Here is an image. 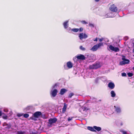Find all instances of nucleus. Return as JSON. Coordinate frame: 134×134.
<instances>
[{"mask_svg":"<svg viewBox=\"0 0 134 134\" xmlns=\"http://www.w3.org/2000/svg\"><path fill=\"white\" fill-rule=\"evenodd\" d=\"M80 32H82L83 31V29L82 28L80 27L79 29Z\"/></svg>","mask_w":134,"mask_h":134,"instance_id":"473e14b6","label":"nucleus"},{"mask_svg":"<svg viewBox=\"0 0 134 134\" xmlns=\"http://www.w3.org/2000/svg\"><path fill=\"white\" fill-rule=\"evenodd\" d=\"M103 40V38H100L99 39V40L100 42H102Z\"/></svg>","mask_w":134,"mask_h":134,"instance_id":"c9c22d12","label":"nucleus"},{"mask_svg":"<svg viewBox=\"0 0 134 134\" xmlns=\"http://www.w3.org/2000/svg\"><path fill=\"white\" fill-rule=\"evenodd\" d=\"M94 128L95 129L97 130L98 131H100L101 130V128L100 127H97L96 126H94Z\"/></svg>","mask_w":134,"mask_h":134,"instance_id":"aec40b11","label":"nucleus"},{"mask_svg":"<svg viewBox=\"0 0 134 134\" xmlns=\"http://www.w3.org/2000/svg\"><path fill=\"white\" fill-rule=\"evenodd\" d=\"M133 46H134V42H133Z\"/></svg>","mask_w":134,"mask_h":134,"instance_id":"de8ad7c7","label":"nucleus"},{"mask_svg":"<svg viewBox=\"0 0 134 134\" xmlns=\"http://www.w3.org/2000/svg\"><path fill=\"white\" fill-rule=\"evenodd\" d=\"M2 115V113L1 111H0V116Z\"/></svg>","mask_w":134,"mask_h":134,"instance_id":"ea45409f","label":"nucleus"},{"mask_svg":"<svg viewBox=\"0 0 134 134\" xmlns=\"http://www.w3.org/2000/svg\"><path fill=\"white\" fill-rule=\"evenodd\" d=\"M133 70H134V66L133 67Z\"/></svg>","mask_w":134,"mask_h":134,"instance_id":"c03bdc74","label":"nucleus"},{"mask_svg":"<svg viewBox=\"0 0 134 134\" xmlns=\"http://www.w3.org/2000/svg\"><path fill=\"white\" fill-rule=\"evenodd\" d=\"M121 125H122V123H121Z\"/></svg>","mask_w":134,"mask_h":134,"instance_id":"49530a36","label":"nucleus"},{"mask_svg":"<svg viewBox=\"0 0 134 134\" xmlns=\"http://www.w3.org/2000/svg\"><path fill=\"white\" fill-rule=\"evenodd\" d=\"M93 41H96L97 42L98 41V38L97 37L95 39H94Z\"/></svg>","mask_w":134,"mask_h":134,"instance_id":"e433bc0d","label":"nucleus"},{"mask_svg":"<svg viewBox=\"0 0 134 134\" xmlns=\"http://www.w3.org/2000/svg\"><path fill=\"white\" fill-rule=\"evenodd\" d=\"M79 30V29L77 28L73 29H71V30L74 32H77Z\"/></svg>","mask_w":134,"mask_h":134,"instance_id":"4be33fe9","label":"nucleus"},{"mask_svg":"<svg viewBox=\"0 0 134 134\" xmlns=\"http://www.w3.org/2000/svg\"><path fill=\"white\" fill-rule=\"evenodd\" d=\"M7 116H4L3 117V118L5 119H7Z\"/></svg>","mask_w":134,"mask_h":134,"instance_id":"58836bf2","label":"nucleus"},{"mask_svg":"<svg viewBox=\"0 0 134 134\" xmlns=\"http://www.w3.org/2000/svg\"><path fill=\"white\" fill-rule=\"evenodd\" d=\"M102 65L100 62H96L93 64L90 65L89 66L90 69H96L101 67Z\"/></svg>","mask_w":134,"mask_h":134,"instance_id":"f257e3e1","label":"nucleus"},{"mask_svg":"<svg viewBox=\"0 0 134 134\" xmlns=\"http://www.w3.org/2000/svg\"><path fill=\"white\" fill-rule=\"evenodd\" d=\"M133 52L134 53V49H133Z\"/></svg>","mask_w":134,"mask_h":134,"instance_id":"a18cd8bd","label":"nucleus"},{"mask_svg":"<svg viewBox=\"0 0 134 134\" xmlns=\"http://www.w3.org/2000/svg\"><path fill=\"white\" fill-rule=\"evenodd\" d=\"M103 46V43L99 42V43L94 45L91 49V50L93 51H95L101 46Z\"/></svg>","mask_w":134,"mask_h":134,"instance_id":"f03ea898","label":"nucleus"},{"mask_svg":"<svg viewBox=\"0 0 134 134\" xmlns=\"http://www.w3.org/2000/svg\"><path fill=\"white\" fill-rule=\"evenodd\" d=\"M74 117H69L68 118V121H70L72 119V118H73Z\"/></svg>","mask_w":134,"mask_h":134,"instance_id":"c756f323","label":"nucleus"},{"mask_svg":"<svg viewBox=\"0 0 134 134\" xmlns=\"http://www.w3.org/2000/svg\"><path fill=\"white\" fill-rule=\"evenodd\" d=\"M67 107L66 104V103H64V105L63 108L62 109V113L63 114H64L65 113L66 111V109Z\"/></svg>","mask_w":134,"mask_h":134,"instance_id":"dca6fc26","label":"nucleus"},{"mask_svg":"<svg viewBox=\"0 0 134 134\" xmlns=\"http://www.w3.org/2000/svg\"><path fill=\"white\" fill-rule=\"evenodd\" d=\"M3 126H7L5 127V128L6 129H9L11 127V125L10 124H8L6 122L4 123L3 124Z\"/></svg>","mask_w":134,"mask_h":134,"instance_id":"4468645a","label":"nucleus"},{"mask_svg":"<svg viewBox=\"0 0 134 134\" xmlns=\"http://www.w3.org/2000/svg\"><path fill=\"white\" fill-rule=\"evenodd\" d=\"M87 129L88 130L92 132H96V131L94 129V127H92L88 126L87 127Z\"/></svg>","mask_w":134,"mask_h":134,"instance_id":"a211bd4d","label":"nucleus"},{"mask_svg":"<svg viewBox=\"0 0 134 134\" xmlns=\"http://www.w3.org/2000/svg\"><path fill=\"white\" fill-rule=\"evenodd\" d=\"M95 1L97 2H98L99 1V0H95Z\"/></svg>","mask_w":134,"mask_h":134,"instance_id":"a19ab883","label":"nucleus"},{"mask_svg":"<svg viewBox=\"0 0 134 134\" xmlns=\"http://www.w3.org/2000/svg\"><path fill=\"white\" fill-rule=\"evenodd\" d=\"M74 95V94L72 93H70L68 95V97L69 98H71L72 96Z\"/></svg>","mask_w":134,"mask_h":134,"instance_id":"5701e85b","label":"nucleus"},{"mask_svg":"<svg viewBox=\"0 0 134 134\" xmlns=\"http://www.w3.org/2000/svg\"><path fill=\"white\" fill-rule=\"evenodd\" d=\"M42 114L41 112L40 111H37L35 112L33 114V116L31 117L30 118V119H31L32 120H36V119L35 118H38Z\"/></svg>","mask_w":134,"mask_h":134,"instance_id":"7ed1b4c3","label":"nucleus"},{"mask_svg":"<svg viewBox=\"0 0 134 134\" xmlns=\"http://www.w3.org/2000/svg\"><path fill=\"white\" fill-rule=\"evenodd\" d=\"M17 134H24V132L21 131H18L17 132Z\"/></svg>","mask_w":134,"mask_h":134,"instance_id":"bb28decb","label":"nucleus"},{"mask_svg":"<svg viewBox=\"0 0 134 134\" xmlns=\"http://www.w3.org/2000/svg\"><path fill=\"white\" fill-rule=\"evenodd\" d=\"M127 75L129 77H131L133 75V74L131 72H129L127 74Z\"/></svg>","mask_w":134,"mask_h":134,"instance_id":"a878e982","label":"nucleus"},{"mask_svg":"<svg viewBox=\"0 0 134 134\" xmlns=\"http://www.w3.org/2000/svg\"><path fill=\"white\" fill-rule=\"evenodd\" d=\"M67 91V90L65 88H62L60 90V94L61 95H63Z\"/></svg>","mask_w":134,"mask_h":134,"instance_id":"ddd939ff","label":"nucleus"},{"mask_svg":"<svg viewBox=\"0 0 134 134\" xmlns=\"http://www.w3.org/2000/svg\"><path fill=\"white\" fill-rule=\"evenodd\" d=\"M23 116L25 118H27L29 117V115L27 114H25L23 115Z\"/></svg>","mask_w":134,"mask_h":134,"instance_id":"b1692460","label":"nucleus"},{"mask_svg":"<svg viewBox=\"0 0 134 134\" xmlns=\"http://www.w3.org/2000/svg\"><path fill=\"white\" fill-rule=\"evenodd\" d=\"M114 108L115 109V111L117 113H120L121 112V109L119 107H116L115 106H114Z\"/></svg>","mask_w":134,"mask_h":134,"instance_id":"f3484780","label":"nucleus"},{"mask_svg":"<svg viewBox=\"0 0 134 134\" xmlns=\"http://www.w3.org/2000/svg\"><path fill=\"white\" fill-rule=\"evenodd\" d=\"M111 96L112 97H114L116 96V94L113 91H112L111 92Z\"/></svg>","mask_w":134,"mask_h":134,"instance_id":"412c9836","label":"nucleus"},{"mask_svg":"<svg viewBox=\"0 0 134 134\" xmlns=\"http://www.w3.org/2000/svg\"><path fill=\"white\" fill-rule=\"evenodd\" d=\"M68 21H66L63 23V25L65 29L67 28L68 27Z\"/></svg>","mask_w":134,"mask_h":134,"instance_id":"6ab92c4d","label":"nucleus"},{"mask_svg":"<svg viewBox=\"0 0 134 134\" xmlns=\"http://www.w3.org/2000/svg\"><path fill=\"white\" fill-rule=\"evenodd\" d=\"M80 49L83 51H84L86 50L85 48L83 47L82 46H80Z\"/></svg>","mask_w":134,"mask_h":134,"instance_id":"393cba45","label":"nucleus"},{"mask_svg":"<svg viewBox=\"0 0 134 134\" xmlns=\"http://www.w3.org/2000/svg\"><path fill=\"white\" fill-rule=\"evenodd\" d=\"M57 119L56 118H51L48 120V122L51 125L55 123L57 121Z\"/></svg>","mask_w":134,"mask_h":134,"instance_id":"6e6552de","label":"nucleus"},{"mask_svg":"<svg viewBox=\"0 0 134 134\" xmlns=\"http://www.w3.org/2000/svg\"><path fill=\"white\" fill-rule=\"evenodd\" d=\"M125 56H122V59L123 61L120 62V65H122L124 64H129V60L125 58Z\"/></svg>","mask_w":134,"mask_h":134,"instance_id":"20e7f679","label":"nucleus"},{"mask_svg":"<svg viewBox=\"0 0 134 134\" xmlns=\"http://www.w3.org/2000/svg\"><path fill=\"white\" fill-rule=\"evenodd\" d=\"M57 86V83H55L54 85L53 86V88H54L55 87Z\"/></svg>","mask_w":134,"mask_h":134,"instance_id":"4c0bfd02","label":"nucleus"},{"mask_svg":"<svg viewBox=\"0 0 134 134\" xmlns=\"http://www.w3.org/2000/svg\"><path fill=\"white\" fill-rule=\"evenodd\" d=\"M88 36L87 35L85 34H83V33H80L79 35V37L81 40H82L83 38H86Z\"/></svg>","mask_w":134,"mask_h":134,"instance_id":"1a4fd4ad","label":"nucleus"},{"mask_svg":"<svg viewBox=\"0 0 134 134\" xmlns=\"http://www.w3.org/2000/svg\"><path fill=\"white\" fill-rule=\"evenodd\" d=\"M90 109L87 107H82L79 109V111L81 112L82 111L86 112L87 110H90Z\"/></svg>","mask_w":134,"mask_h":134,"instance_id":"f8f14e48","label":"nucleus"},{"mask_svg":"<svg viewBox=\"0 0 134 134\" xmlns=\"http://www.w3.org/2000/svg\"><path fill=\"white\" fill-rule=\"evenodd\" d=\"M58 91L56 89H55L51 91V94L53 97H55L57 95Z\"/></svg>","mask_w":134,"mask_h":134,"instance_id":"9d476101","label":"nucleus"},{"mask_svg":"<svg viewBox=\"0 0 134 134\" xmlns=\"http://www.w3.org/2000/svg\"><path fill=\"white\" fill-rule=\"evenodd\" d=\"M32 107V106H28L26 108V109L27 110H28L30 109Z\"/></svg>","mask_w":134,"mask_h":134,"instance_id":"c85d7f7f","label":"nucleus"},{"mask_svg":"<svg viewBox=\"0 0 134 134\" xmlns=\"http://www.w3.org/2000/svg\"><path fill=\"white\" fill-rule=\"evenodd\" d=\"M115 85L114 83L112 82H110L108 84V87L111 89H113L114 88Z\"/></svg>","mask_w":134,"mask_h":134,"instance_id":"9b49d317","label":"nucleus"},{"mask_svg":"<svg viewBox=\"0 0 134 134\" xmlns=\"http://www.w3.org/2000/svg\"><path fill=\"white\" fill-rule=\"evenodd\" d=\"M81 22L83 24H87V23L84 20L81 21Z\"/></svg>","mask_w":134,"mask_h":134,"instance_id":"7c9ffc66","label":"nucleus"},{"mask_svg":"<svg viewBox=\"0 0 134 134\" xmlns=\"http://www.w3.org/2000/svg\"><path fill=\"white\" fill-rule=\"evenodd\" d=\"M121 132L123 134H127V132L125 131H122Z\"/></svg>","mask_w":134,"mask_h":134,"instance_id":"f704fd0d","label":"nucleus"},{"mask_svg":"<svg viewBox=\"0 0 134 134\" xmlns=\"http://www.w3.org/2000/svg\"><path fill=\"white\" fill-rule=\"evenodd\" d=\"M76 57L78 60H84L86 59V57L85 56L81 54H80L79 55L76 56Z\"/></svg>","mask_w":134,"mask_h":134,"instance_id":"0eeeda50","label":"nucleus"},{"mask_svg":"<svg viewBox=\"0 0 134 134\" xmlns=\"http://www.w3.org/2000/svg\"><path fill=\"white\" fill-rule=\"evenodd\" d=\"M109 48L112 51H114L115 52H116L119 51V49L118 47H115L111 45H110L109 46Z\"/></svg>","mask_w":134,"mask_h":134,"instance_id":"423d86ee","label":"nucleus"},{"mask_svg":"<svg viewBox=\"0 0 134 134\" xmlns=\"http://www.w3.org/2000/svg\"><path fill=\"white\" fill-rule=\"evenodd\" d=\"M67 66L69 69H70L72 67L73 65L71 62L69 61L67 63Z\"/></svg>","mask_w":134,"mask_h":134,"instance_id":"2eb2a0df","label":"nucleus"},{"mask_svg":"<svg viewBox=\"0 0 134 134\" xmlns=\"http://www.w3.org/2000/svg\"><path fill=\"white\" fill-rule=\"evenodd\" d=\"M109 9L113 12H116L118 10V8L114 4L111 5L109 7Z\"/></svg>","mask_w":134,"mask_h":134,"instance_id":"39448f33","label":"nucleus"},{"mask_svg":"<svg viewBox=\"0 0 134 134\" xmlns=\"http://www.w3.org/2000/svg\"><path fill=\"white\" fill-rule=\"evenodd\" d=\"M92 59V60H93L92 61H93V62L94 61V60H95L94 59Z\"/></svg>","mask_w":134,"mask_h":134,"instance_id":"37998d69","label":"nucleus"},{"mask_svg":"<svg viewBox=\"0 0 134 134\" xmlns=\"http://www.w3.org/2000/svg\"><path fill=\"white\" fill-rule=\"evenodd\" d=\"M122 76H126V74L125 72H123L122 74Z\"/></svg>","mask_w":134,"mask_h":134,"instance_id":"2f4dec72","label":"nucleus"},{"mask_svg":"<svg viewBox=\"0 0 134 134\" xmlns=\"http://www.w3.org/2000/svg\"><path fill=\"white\" fill-rule=\"evenodd\" d=\"M23 115L22 114L19 113L17 114V116L18 117H20L22 116Z\"/></svg>","mask_w":134,"mask_h":134,"instance_id":"cd10ccee","label":"nucleus"},{"mask_svg":"<svg viewBox=\"0 0 134 134\" xmlns=\"http://www.w3.org/2000/svg\"><path fill=\"white\" fill-rule=\"evenodd\" d=\"M89 26L91 27H93L94 26L93 24H92L90 23L89 24Z\"/></svg>","mask_w":134,"mask_h":134,"instance_id":"72a5a7b5","label":"nucleus"},{"mask_svg":"<svg viewBox=\"0 0 134 134\" xmlns=\"http://www.w3.org/2000/svg\"><path fill=\"white\" fill-rule=\"evenodd\" d=\"M93 56H91L90 57V58H92L93 57Z\"/></svg>","mask_w":134,"mask_h":134,"instance_id":"79ce46f5","label":"nucleus"}]
</instances>
